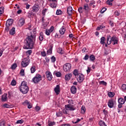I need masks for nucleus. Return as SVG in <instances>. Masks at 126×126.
<instances>
[{"instance_id": "23", "label": "nucleus", "mask_w": 126, "mask_h": 126, "mask_svg": "<svg viewBox=\"0 0 126 126\" xmlns=\"http://www.w3.org/2000/svg\"><path fill=\"white\" fill-rule=\"evenodd\" d=\"M31 73H34L36 71V66L32 65L31 68Z\"/></svg>"}, {"instance_id": "21", "label": "nucleus", "mask_w": 126, "mask_h": 126, "mask_svg": "<svg viewBox=\"0 0 126 126\" xmlns=\"http://www.w3.org/2000/svg\"><path fill=\"white\" fill-rule=\"evenodd\" d=\"M67 11L69 15H71L72 13V7L70 6L68 7L67 9Z\"/></svg>"}, {"instance_id": "56", "label": "nucleus", "mask_w": 126, "mask_h": 126, "mask_svg": "<svg viewBox=\"0 0 126 126\" xmlns=\"http://www.w3.org/2000/svg\"><path fill=\"white\" fill-rule=\"evenodd\" d=\"M26 54L27 55H29V56H30V55H31V54H32V50H28L26 52Z\"/></svg>"}, {"instance_id": "54", "label": "nucleus", "mask_w": 126, "mask_h": 126, "mask_svg": "<svg viewBox=\"0 0 126 126\" xmlns=\"http://www.w3.org/2000/svg\"><path fill=\"white\" fill-rule=\"evenodd\" d=\"M0 126H5V122L4 121L0 122Z\"/></svg>"}, {"instance_id": "30", "label": "nucleus", "mask_w": 126, "mask_h": 126, "mask_svg": "<svg viewBox=\"0 0 126 126\" xmlns=\"http://www.w3.org/2000/svg\"><path fill=\"white\" fill-rule=\"evenodd\" d=\"M99 125L100 126H107V125H106V124L105 123V122H104V121H100L99 122Z\"/></svg>"}, {"instance_id": "6", "label": "nucleus", "mask_w": 126, "mask_h": 126, "mask_svg": "<svg viewBox=\"0 0 126 126\" xmlns=\"http://www.w3.org/2000/svg\"><path fill=\"white\" fill-rule=\"evenodd\" d=\"M116 105V101H115L113 98L109 99L108 101V106L109 108L112 109L114 108V106Z\"/></svg>"}, {"instance_id": "22", "label": "nucleus", "mask_w": 126, "mask_h": 126, "mask_svg": "<svg viewBox=\"0 0 126 126\" xmlns=\"http://www.w3.org/2000/svg\"><path fill=\"white\" fill-rule=\"evenodd\" d=\"M10 35H13L15 34V28H13L9 31Z\"/></svg>"}, {"instance_id": "42", "label": "nucleus", "mask_w": 126, "mask_h": 126, "mask_svg": "<svg viewBox=\"0 0 126 126\" xmlns=\"http://www.w3.org/2000/svg\"><path fill=\"white\" fill-rule=\"evenodd\" d=\"M55 125H56V123H55V122H48L49 126H55Z\"/></svg>"}, {"instance_id": "13", "label": "nucleus", "mask_w": 126, "mask_h": 126, "mask_svg": "<svg viewBox=\"0 0 126 126\" xmlns=\"http://www.w3.org/2000/svg\"><path fill=\"white\" fill-rule=\"evenodd\" d=\"M39 5L37 4H35L32 7V11L33 12H38L39 11Z\"/></svg>"}, {"instance_id": "27", "label": "nucleus", "mask_w": 126, "mask_h": 126, "mask_svg": "<svg viewBox=\"0 0 126 126\" xmlns=\"http://www.w3.org/2000/svg\"><path fill=\"white\" fill-rule=\"evenodd\" d=\"M58 53L59 54H60L61 55H63L64 54V51H63V50L62 49V48H59L57 50Z\"/></svg>"}, {"instance_id": "5", "label": "nucleus", "mask_w": 126, "mask_h": 126, "mask_svg": "<svg viewBox=\"0 0 126 126\" xmlns=\"http://www.w3.org/2000/svg\"><path fill=\"white\" fill-rule=\"evenodd\" d=\"M30 63V59L28 56L27 58H25L21 63V65L23 67H26Z\"/></svg>"}, {"instance_id": "40", "label": "nucleus", "mask_w": 126, "mask_h": 126, "mask_svg": "<svg viewBox=\"0 0 126 126\" xmlns=\"http://www.w3.org/2000/svg\"><path fill=\"white\" fill-rule=\"evenodd\" d=\"M17 67V64L16 63H14L11 66V69H15Z\"/></svg>"}, {"instance_id": "8", "label": "nucleus", "mask_w": 126, "mask_h": 126, "mask_svg": "<svg viewBox=\"0 0 126 126\" xmlns=\"http://www.w3.org/2000/svg\"><path fill=\"white\" fill-rule=\"evenodd\" d=\"M65 108L67 111H74L75 110L74 106L71 104L65 105Z\"/></svg>"}, {"instance_id": "44", "label": "nucleus", "mask_w": 126, "mask_h": 126, "mask_svg": "<svg viewBox=\"0 0 126 126\" xmlns=\"http://www.w3.org/2000/svg\"><path fill=\"white\" fill-rule=\"evenodd\" d=\"M62 10H57V11H56V14L57 15H61L62 14Z\"/></svg>"}, {"instance_id": "62", "label": "nucleus", "mask_w": 126, "mask_h": 126, "mask_svg": "<svg viewBox=\"0 0 126 126\" xmlns=\"http://www.w3.org/2000/svg\"><path fill=\"white\" fill-rule=\"evenodd\" d=\"M103 112L104 113V114L105 115V116H107V115H108V111L107 110H106L105 109H104L103 110Z\"/></svg>"}, {"instance_id": "18", "label": "nucleus", "mask_w": 126, "mask_h": 126, "mask_svg": "<svg viewBox=\"0 0 126 126\" xmlns=\"http://www.w3.org/2000/svg\"><path fill=\"white\" fill-rule=\"evenodd\" d=\"M118 101L119 104H120L124 105V104H125V103H126V101L125 100V99L124 98H123V97L119 98Z\"/></svg>"}, {"instance_id": "46", "label": "nucleus", "mask_w": 126, "mask_h": 126, "mask_svg": "<svg viewBox=\"0 0 126 126\" xmlns=\"http://www.w3.org/2000/svg\"><path fill=\"white\" fill-rule=\"evenodd\" d=\"M20 75H21V76H24L25 75V73H24V69H22L20 71Z\"/></svg>"}, {"instance_id": "17", "label": "nucleus", "mask_w": 126, "mask_h": 126, "mask_svg": "<svg viewBox=\"0 0 126 126\" xmlns=\"http://www.w3.org/2000/svg\"><path fill=\"white\" fill-rule=\"evenodd\" d=\"M72 77L71 73H68L65 76V80L67 81H68Z\"/></svg>"}, {"instance_id": "26", "label": "nucleus", "mask_w": 126, "mask_h": 126, "mask_svg": "<svg viewBox=\"0 0 126 126\" xmlns=\"http://www.w3.org/2000/svg\"><path fill=\"white\" fill-rule=\"evenodd\" d=\"M50 3V6H51L52 8H56L57 7V4L56 2H53Z\"/></svg>"}, {"instance_id": "51", "label": "nucleus", "mask_w": 126, "mask_h": 126, "mask_svg": "<svg viewBox=\"0 0 126 126\" xmlns=\"http://www.w3.org/2000/svg\"><path fill=\"white\" fill-rule=\"evenodd\" d=\"M55 74L56 76H57V77H61V76H62V74L60 72H56Z\"/></svg>"}, {"instance_id": "9", "label": "nucleus", "mask_w": 126, "mask_h": 126, "mask_svg": "<svg viewBox=\"0 0 126 126\" xmlns=\"http://www.w3.org/2000/svg\"><path fill=\"white\" fill-rule=\"evenodd\" d=\"M45 74L47 79L49 81H51L53 79V75H52V73H51V72L49 71H47L45 73Z\"/></svg>"}, {"instance_id": "15", "label": "nucleus", "mask_w": 126, "mask_h": 126, "mask_svg": "<svg viewBox=\"0 0 126 126\" xmlns=\"http://www.w3.org/2000/svg\"><path fill=\"white\" fill-rule=\"evenodd\" d=\"M2 102H6L7 101V94H4L1 97Z\"/></svg>"}, {"instance_id": "31", "label": "nucleus", "mask_w": 126, "mask_h": 126, "mask_svg": "<svg viewBox=\"0 0 126 126\" xmlns=\"http://www.w3.org/2000/svg\"><path fill=\"white\" fill-rule=\"evenodd\" d=\"M99 84L104 85V86H107V82L104 81H99Z\"/></svg>"}, {"instance_id": "3", "label": "nucleus", "mask_w": 126, "mask_h": 126, "mask_svg": "<svg viewBox=\"0 0 126 126\" xmlns=\"http://www.w3.org/2000/svg\"><path fill=\"white\" fill-rule=\"evenodd\" d=\"M42 80V76L40 74H36L35 76L32 78V82L37 84L40 81Z\"/></svg>"}, {"instance_id": "57", "label": "nucleus", "mask_w": 126, "mask_h": 126, "mask_svg": "<svg viewBox=\"0 0 126 126\" xmlns=\"http://www.w3.org/2000/svg\"><path fill=\"white\" fill-rule=\"evenodd\" d=\"M95 2L94 0H92V1H91L90 5V6H92V5H93V4H95Z\"/></svg>"}, {"instance_id": "2", "label": "nucleus", "mask_w": 126, "mask_h": 126, "mask_svg": "<svg viewBox=\"0 0 126 126\" xmlns=\"http://www.w3.org/2000/svg\"><path fill=\"white\" fill-rule=\"evenodd\" d=\"M20 91L23 94H27L29 91V87L27 86V82L24 81L20 86Z\"/></svg>"}, {"instance_id": "37", "label": "nucleus", "mask_w": 126, "mask_h": 126, "mask_svg": "<svg viewBox=\"0 0 126 126\" xmlns=\"http://www.w3.org/2000/svg\"><path fill=\"white\" fill-rule=\"evenodd\" d=\"M11 85L12 86H15L16 85V81L15 80H12L11 83Z\"/></svg>"}, {"instance_id": "25", "label": "nucleus", "mask_w": 126, "mask_h": 126, "mask_svg": "<svg viewBox=\"0 0 126 126\" xmlns=\"http://www.w3.org/2000/svg\"><path fill=\"white\" fill-rule=\"evenodd\" d=\"M89 59H90V62H94V61H95V60L96 59V58H95V56L93 55H91V56H90Z\"/></svg>"}, {"instance_id": "29", "label": "nucleus", "mask_w": 126, "mask_h": 126, "mask_svg": "<svg viewBox=\"0 0 126 126\" xmlns=\"http://www.w3.org/2000/svg\"><path fill=\"white\" fill-rule=\"evenodd\" d=\"M39 39L40 40V41H43V40H44V35H43V32H41L40 33V35L39 37Z\"/></svg>"}, {"instance_id": "61", "label": "nucleus", "mask_w": 126, "mask_h": 126, "mask_svg": "<svg viewBox=\"0 0 126 126\" xmlns=\"http://www.w3.org/2000/svg\"><path fill=\"white\" fill-rule=\"evenodd\" d=\"M41 56H42V57H46V52L45 51H42L41 53Z\"/></svg>"}, {"instance_id": "53", "label": "nucleus", "mask_w": 126, "mask_h": 126, "mask_svg": "<svg viewBox=\"0 0 126 126\" xmlns=\"http://www.w3.org/2000/svg\"><path fill=\"white\" fill-rule=\"evenodd\" d=\"M89 59V55H86L84 58H83V60L85 61H87Z\"/></svg>"}, {"instance_id": "19", "label": "nucleus", "mask_w": 126, "mask_h": 126, "mask_svg": "<svg viewBox=\"0 0 126 126\" xmlns=\"http://www.w3.org/2000/svg\"><path fill=\"white\" fill-rule=\"evenodd\" d=\"M70 90L72 94H75L76 93L77 89H76V87H75V86H72L70 89Z\"/></svg>"}, {"instance_id": "38", "label": "nucleus", "mask_w": 126, "mask_h": 126, "mask_svg": "<svg viewBox=\"0 0 126 126\" xmlns=\"http://www.w3.org/2000/svg\"><path fill=\"white\" fill-rule=\"evenodd\" d=\"M114 1V0H108L107 1V4H108L109 5H111L113 4V3L112 2H113Z\"/></svg>"}, {"instance_id": "20", "label": "nucleus", "mask_w": 126, "mask_h": 126, "mask_svg": "<svg viewBox=\"0 0 126 126\" xmlns=\"http://www.w3.org/2000/svg\"><path fill=\"white\" fill-rule=\"evenodd\" d=\"M59 32L61 34V35H63L65 33V28H64V27H62L60 31Z\"/></svg>"}, {"instance_id": "52", "label": "nucleus", "mask_w": 126, "mask_h": 126, "mask_svg": "<svg viewBox=\"0 0 126 126\" xmlns=\"http://www.w3.org/2000/svg\"><path fill=\"white\" fill-rule=\"evenodd\" d=\"M106 10H107V8L105 7H103L100 11V13H104V12H105V11H106Z\"/></svg>"}, {"instance_id": "39", "label": "nucleus", "mask_w": 126, "mask_h": 126, "mask_svg": "<svg viewBox=\"0 0 126 126\" xmlns=\"http://www.w3.org/2000/svg\"><path fill=\"white\" fill-rule=\"evenodd\" d=\"M121 88H122L123 91H126V84H123L122 87H121Z\"/></svg>"}, {"instance_id": "47", "label": "nucleus", "mask_w": 126, "mask_h": 126, "mask_svg": "<svg viewBox=\"0 0 126 126\" xmlns=\"http://www.w3.org/2000/svg\"><path fill=\"white\" fill-rule=\"evenodd\" d=\"M52 63H55L56 62V57L55 56H52L51 58Z\"/></svg>"}, {"instance_id": "32", "label": "nucleus", "mask_w": 126, "mask_h": 126, "mask_svg": "<svg viewBox=\"0 0 126 126\" xmlns=\"http://www.w3.org/2000/svg\"><path fill=\"white\" fill-rule=\"evenodd\" d=\"M4 11V7H1L0 8V16L1 15L2 13H3Z\"/></svg>"}, {"instance_id": "12", "label": "nucleus", "mask_w": 126, "mask_h": 126, "mask_svg": "<svg viewBox=\"0 0 126 126\" xmlns=\"http://www.w3.org/2000/svg\"><path fill=\"white\" fill-rule=\"evenodd\" d=\"M54 91L56 93L57 95H59L61 93V89L59 85H57L56 87L54 88Z\"/></svg>"}, {"instance_id": "28", "label": "nucleus", "mask_w": 126, "mask_h": 126, "mask_svg": "<svg viewBox=\"0 0 126 126\" xmlns=\"http://www.w3.org/2000/svg\"><path fill=\"white\" fill-rule=\"evenodd\" d=\"M108 95L109 96V97H110V98H113V97H114V96H115V93L114 92H109L108 94Z\"/></svg>"}, {"instance_id": "11", "label": "nucleus", "mask_w": 126, "mask_h": 126, "mask_svg": "<svg viewBox=\"0 0 126 126\" xmlns=\"http://www.w3.org/2000/svg\"><path fill=\"white\" fill-rule=\"evenodd\" d=\"M111 42H113L112 45H116V44H118V42H119V39L116 36H113L111 37Z\"/></svg>"}, {"instance_id": "58", "label": "nucleus", "mask_w": 126, "mask_h": 126, "mask_svg": "<svg viewBox=\"0 0 126 126\" xmlns=\"http://www.w3.org/2000/svg\"><path fill=\"white\" fill-rule=\"evenodd\" d=\"M47 55H51L52 54V49L50 48L47 51Z\"/></svg>"}, {"instance_id": "55", "label": "nucleus", "mask_w": 126, "mask_h": 126, "mask_svg": "<svg viewBox=\"0 0 126 126\" xmlns=\"http://www.w3.org/2000/svg\"><path fill=\"white\" fill-rule=\"evenodd\" d=\"M47 10H48L47 9L45 8L42 10V14L43 15H45L46 12H47Z\"/></svg>"}, {"instance_id": "14", "label": "nucleus", "mask_w": 126, "mask_h": 126, "mask_svg": "<svg viewBox=\"0 0 126 126\" xmlns=\"http://www.w3.org/2000/svg\"><path fill=\"white\" fill-rule=\"evenodd\" d=\"M111 39H112V37L111 36V35H107V38H106L107 45H111L112 43V40H111Z\"/></svg>"}, {"instance_id": "10", "label": "nucleus", "mask_w": 126, "mask_h": 126, "mask_svg": "<svg viewBox=\"0 0 126 126\" xmlns=\"http://www.w3.org/2000/svg\"><path fill=\"white\" fill-rule=\"evenodd\" d=\"M24 24H25V19L22 18L19 20L18 25L19 26H20V27H21L23 26Z\"/></svg>"}, {"instance_id": "63", "label": "nucleus", "mask_w": 126, "mask_h": 126, "mask_svg": "<svg viewBox=\"0 0 126 126\" xmlns=\"http://www.w3.org/2000/svg\"><path fill=\"white\" fill-rule=\"evenodd\" d=\"M68 111L67 110H66V109H63V114H64V115H67V111Z\"/></svg>"}, {"instance_id": "4", "label": "nucleus", "mask_w": 126, "mask_h": 126, "mask_svg": "<svg viewBox=\"0 0 126 126\" xmlns=\"http://www.w3.org/2000/svg\"><path fill=\"white\" fill-rule=\"evenodd\" d=\"M63 69L65 72H69L71 70V64L66 63L63 65Z\"/></svg>"}, {"instance_id": "50", "label": "nucleus", "mask_w": 126, "mask_h": 126, "mask_svg": "<svg viewBox=\"0 0 126 126\" xmlns=\"http://www.w3.org/2000/svg\"><path fill=\"white\" fill-rule=\"evenodd\" d=\"M8 98L10 99L11 98V96H12V92H10V91L8 92Z\"/></svg>"}, {"instance_id": "41", "label": "nucleus", "mask_w": 126, "mask_h": 126, "mask_svg": "<svg viewBox=\"0 0 126 126\" xmlns=\"http://www.w3.org/2000/svg\"><path fill=\"white\" fill-rule=\"evenodd\" d=\"M23 123H24V120L22 119V120H20L17 121L16 124H23Z\"/></svg>"}, {"instance_id": "60", "label": "nucleus", "mask_w": 126, "mask_h": 126, "mask_svg": "<svg viewBox=\"0 0 126 126\" xmlns=\"http://www.w3.org/2000/svg\"><path fill=\"white\" fill-rule=\"evenodd\" d=\"M50 33H51L48 30H46L45 34L47 35V36H50Z\"/></svg>"}, {"instance_id": "43", "label": "nucleus", "mask_w": 126, "mask_h": 126, "mask_svg": "<svg viewBox=\"0 0 126 126\" xmlns=\"http://www.w3.org/2000/svg\"><path fill=\"white\" fill-rule=\"evenodd\" d=\"M56 115L57 117H62V116H63V112H62V111H59L56 114Z\"/></svg>"}, {"instance_id": "45", "label": "nucleus", "mask_w": 126, "mask_h": 126, "mask_svg": "<svg viewBox=\"0 0 126 126\" xmlns=\"http://www.w3.org/2000/svg\"><path fill=\"white\" fill-rule=\"evenodd\" d=\"M30 102L28 101V100H25L24 102H23V104L24 106H27Z\"/></svg>"}, {"instance_id": "49", "label": "nucleus", "mask_w": 126, "mask_h": 126, "mask_svg": "<svg viewBox=\"0 0 126 126\" xmlns=\"http://www.w3.org/2000/svg\"><path fill=\"white\" fill-rule=\"evenodd\" d=\"M54 26H52L51 27V28L49 29V30H48L49 31V32H50V33H52V32H53L54 31Z\"/></svg>"}, {"instance_id": "36", "label": "nucleus", "mask_w": 126, "mask_h": 126, "mask_svg": "<svg viewBox=\"0 0 126 126\" xmlns=\"http://www.w3.org/2000/svg\"><path fill=\"white\" fill-rule=\"evenodd\" d=\"M78 11L80 13H82V12H83V11H84V9L83 8V7H80L78 9Z\"/></svg>"}, {"instance_id": "35", "label": "nucleus", "mask_w": 126, "mask_h": 126, "mask_svg": "<svg viewBox=\"0 0 126 126\" xmlns=\"http://www.w3.org/2000/svg\"><path fill=\"white\" fill-rule=\"evenodd\" d=\"M36 15H35V13L31 12L30 13H29V16H30V17H34V16H35Z\"/></svg>"}, {"instance_id": "1", "label": "nucleus", "mask_w": 126, "mask_h": 126, "mask_svg": "<svg viewBox=\"0 0 126 126\" xmlns=\"http://www.w3.org/2000/svg\"><path fill=\"white\" fill-rule=\"evenodd\" d=\"M35 38H36L35 32H31L30 35L26 38V42L23 47L24 49L26 50L33 49L34 44H35Z\"/></svg>"}, {"instance_id": "59", "label": "nucleus", "mask_w": 126, "mask_h": 126, "mask_svg": "<svg viewBox=\"0 0 126 126\" xmlns=\"http://www.w3.org/2000/svg\"><path fill=\"white\" fill-rule=\"evenodd\" d=\"M109 24L112 27H113L114 25V22H113L112 20L109 21Z\"/></svg>"}, {"instance_id": "33", "label": "nucleus", "mask_w": 126, "mask_h": 126, "mask_svg": "<svg viewBox=\"0 0 126 126\" xmlns=\"http://www.w3.org/2000/svg\"><path fill=\"white\" fill-rule=\"evenodd\" d=\"M86 111V108H85V106H82L81 107L82 113H83V114H84V113H85Z\"/></svg>"}, {"instance_id": "48", "label": "nucleus", "mask_w": 126, "mask_h": 126, "mask_svg": "<svg viewBox=\"0 0 126 126\" xmlns=\"http://www.w3.org/2000/svg\"><path fill=\"white\" fill-rule=\"evenodd\" d=\"M3 107H4V108H10V105L7 104V103H5L3 105Z\"/></svg>"}, {"instance_id": "34", "label": "nucleus", "mask_w": 126, "mask_h": 126, "mask_svg": "<svg viewBox=\"0 0 126 126\" xmlns=\"http://www.w3.org/2000/svg\"><path fill=\"white\" fill-rule=\"evenodd\" d=\"M73 74L74 75H75V76H78V74H79V73H78V70H74Z\"/></svg>"}, {"instance_id": "24", "label": "nucleus", "mask_w": 126, "mask_h": 126, "mask_svg": "<svg viewBox=\"0 0 126 126\" xmlns=\"http://www.w3.org/2000/svg\"><path fill=\"white\" fill-rule=\"evenodd\" d=\"M105 41H106V38H105V37H102L100 38V44L101 45H105Z\"/></svg>"}, {"instance_id": "16", "label": "nucleus", "mask_w": 126, "mask_h": 126, "mask_svg": "<svg viewBox=\"0 0 126 126\" xmlns=\"http://www.w3.org/2000/svg\"><path fill=\"white\" fill-rule=\"evenodd\" d=\"M13 23V20L11 19L7 20L6 23V26H11Z\"/></svg>"}, {"instance_id": "64", "label": "nucleus", "mask_w": 126, "mask_h": 126, "mask_svg": "<svg viewBox=\"0 0 126 126\" xmlns=\"http://www.w3.org/2000/svg\"><path fill=\"white\" fill-rule=\"evenodd\" d=\"M60 126H70L69 124H62Z\"/></svg>"}, {"instance_id": "7", "label": "nucleus", "mask_w": 126, "mask_h": 126, "mask_svg": "<svg viewBox=\"0 0 126 126\" xmlns=\"http://www.w3.org/2000/svg\"><path fill=\"white\" fill-rule=\"evenodd\" d=\"M77 80L78 82H82L84 80V75L81 73H79L77 76Z\"/></svg>"}]
</instances>
